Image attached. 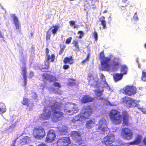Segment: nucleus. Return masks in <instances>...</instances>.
Wrapping results in <instances>:
<instances>
[{
    "mask_svg": "<svg viewBox=\"0 0 146 146\" xmlns=\"http://www.w3.org/2000/svg\"><path fill=\"white\" fill-rule=\"evenodd\" d=\"M100 99H103V98H100Z\"/></svg>",
    "mask_w": 146,
    "mask_h": 146,
    "instance_id": "0e129e2a",
    "label": "nucleus"
},
{
    "mask_svg": "<svg viewBox=\"0 0 146 146\" xmlns=\"http://www.w3.org/2000/svg\"><path fill=\"white\" fill-rule=\"evenodd\" d=\"M34 94L35 96L33 97V98L35 100L37 98V95L36 93H34Z\"/></svg>",
    "mask_w": 146,
    "mask_h": 146,
    "instance_id": "864d4df0",
    "label": "nucleus"
},
{
    "mask_svg": "<svg viewBox=\"0 0 146 146\" xmlns=\"http://www.w3.org/2000/svg\"><path fill=\"white\" fill-rule=\"evenodd\" d=\"M78 33L80 34L79 36V38H81L84 35V33L82 31H78Z\"/></svg>",
    "mask_w": 146,
    "mask_h": 146,
    "instance_id": "c03bdc74",
    "label": "nucleus"
},
{
    "mask_svg": "<svg viewBox=\"0 0 146 146\" xmlns=\"http://www.w3.org/2000/svg\"><path fill=\"white\" fill-rule=\"evenodd\" d=\"M133 18L135 20H138V18L137 16L136 12L135 13V14L133 17Z\"/></svg>",
    "mask_w": 146,
    "mask_h": 146,
    "instance_id": "09e8293b",
    "label": "nucleus"
},
{
    "mask_svg": "<svg viewBox=\"0 0 146 146\" xmlns=\"http://www.w3.org/2000/svg\"><path fill=\"white\" fill-rule=\"evenodd\" d=\"M94 100V98L90 97L88 95H85L82 98L81 102L85 104L88 102H91Z\"/></svg>",
    "mask_w": 146,
    "mask_h": 146,
    "instance_id": "412c9836",
    "label": "nucleus"
},
{
    "mask_svg": "<svg viewBox=\"0 0 146 146\" xmlns=\"http://www.w3.org/2000/svg\"><path fill=\"white\" fill-rule=\"evenodd\" d=\"M49 64L47 63L45 64H44L40 66L39 67L40 70L42 71L46 72H47L46 70L48 69L49 68Z\"/></svg>",
    "mask_w": 146,
    "mask_h": 146,
    "instance_id": "b1692460",
    "label": "nucleus"
},
{
    "mask_svg": "<svg viewBox=\"0 0 146 146\" xmlns=\"http://www.w3.org/2000/svg\"><path fill=\"white\" fill-rule=\"evenodd\" d=\"M123 90L125 94L129 96L133 95L136 93V88L133 86L127 85Z\"/></svg>",
    "mask_w": 146,
    "mask_h": 146,
    "instance_id": "9d476101",
    "label": "nucleus"
},
{
    "mask_svg": "<svg viewBox=\"0 0 146 146\" xmlns=\"http://www.w3.org/2000/svg\"><path fill=\"white\" fill-rule=\"evenodd\" d=\"M6 110V106L4 103L0 102V112L1 113L5 112Z\"/></svg>",
    "mask_w": 146,
    "mask_h": 146,
    "instance_id": "cd10ccee",
    "label": "nucleus"
},
{
    "mask_svg": "<svg viewBox=\"0 0 146 146\" xmlns=\"http://www.w3.org/2000/svg\"><path fill=\"white\" fill-rule=\"evenodd\" d=\"M56 143L58 146H67L70 143V139L68 137H59Z\"/></svg>",
    "mask_w": 146,
    "mask_h": 146,
    "instance_id": "1a4fd4ad",
    "label": "nucleus"
},
{
    "mask_svg": "<svg viewBox=\"0 0 146 146\" xmlns=\"http://www.w3.org/2000/svg\"><path fill=\"white\" fill-rule=\"evenodd\" d=\"M122 102L126 104V106L130 108L133 107L135 104V101L132 98L127 96H125L122 98Z\"/></svg>",
    "mask_w": 146,
    "mask_h": 146,
    "instance_id": "f8f14e48",
    "label": "nucleus"
},
{
    "mask_svg": "<svg viewBox=\"0 0 146 146\" xmlns=\"http://www.w3.org/2000/svg\"><path fill=\"white\" fill-rule=\"evenodd\" d=\"M127 70V68L125 66H122L121 67V72L122 74H126Z\"/></svg>",
    "mask_w": 146,
    "mask_h": 146,
    "instance_id": "72a5a7b5",
    "label": "nucleus"
},
{
    "mask_svg": "<svg viewBox=\"0 0 146 146\" xmlns=\"http://www.w3.org/2000/svg\"><path fill=\"white\" fill-rule=\"evenodd\" d=\"M106 121L105 119H101L98 122V130H100L102 131H104L105 129V126L106 125Z\"/></svg>",
    "mask_w": 146,
    "mask_h": 146,
    "instance_id": "aec40b11",
    "label": "nucleus"
},
{
    "mask_svg": "<svg viewBox=\"0 0 146 146\" xmlns=\"http://www.w3.org/2000/svg\"><path fill=\"white\" fill-rule=\"evenodd\" d=\"M78 41L77 40H73L72 42V44H73V46L75 47V50L77 51H78L79 50V48L78 45Z\"/></svg>",
    "mask_w": 146,
    "mask_h": 146,
    "instance_id": "473e14b6",
    "label": "nucleus"
},
{
    "mask_svg": "<svg viewBox=\"0 0 146 146\" xmlns=\"http://www.w3.org/2000/svg\"><path fill=\"white\" fill-rule=\"evenodd\" d=\"M11 17H13L14 23L17 29H18L20 31L21 30L20 24L19 22V21L18 19L16 16L15 14H13Z\"/></svg>",
    "mask_w": 146,
    "mask_h": 146,
    "instance_id": "6ab92c4d",
    "label": "nucleus"
},
{
    "mask_svg": "<svg viewBox=\"0 0 146 146\" xmlns=\"http://www.w3.org/2000/svg\"><path fill=\"white\" fill-rule=\"evenodd\" d=\"M95 124V121L92 120H90L87 121L86 124V128L88 129H90L94 127Z\"/></svg>",
    "mask_w": 146,
    "mask_h": 146,
    "instance_id": "4be33fe9",
    "label": "nucleus"
},
{
    "mask_svg": "<svg viewBox=\"0 0 146 146\" xmlns=\"http://www.w3.org/2000/svg\"><path fill=\"white\" fill-rule=\"evenodd\" d=\"M80 117V116L78 115L75 116L72 119V122H74L76 121H79Z\"/></svg>",
    "mask_w": 146,
    "mask_h": 146,
    "instance_id": "a19ab883",
    "label": "nucleus"
},
{
    "mask_svg": "<svg viewBox=\"0 0 146 146\" xmlns=\"http://www.w3.org/2000/svg\"><path fill=\"white\" fill-rule=\"evenodd\" d=\"M123 124L125 126H127L129 124V115L128 112L124 111L122 112Z\"/></svg>",
    "mask_w": 146,
    "mask_h": 146,
    "instance_id": "a211bd4d",
    "label": "nucleus"
},
{
    "mask_svg": "<svg viewBox=\"0 0 146 146\" xmlns=\"http://www.w3.org/2000/svg\"><path fill=\"white\" fill-rule=\"evenodd\" d=\"M79 27L78 25H75L74 26V28H78Z\"/></svg>",
    "mask_w": 146,
    "mask_h": 146,
    "instance_id": "13d9d810",
    "label": "nucleus"
},
{
    "mask_svg": "<svg viewBox=\"0 0 146 146\" xmlns=\"http://www.w3.org/2000/svg\"><path fill=\"white\" fill-rule=\"evenodd\" d=\"M47 56V60L48 61H50L51 62H53L55 58V55L54 54H52L51 56L49 54Z\"/></svg>",
    "mask_w": 146,
    "mask_h": 146,
    "instance_id": "c756f323",
    "label": "nucleus"
},
{
    "mask_svg": "<svg viewBox=\"0 0 146 146\" xmlns=\"http://www.w3.org/2000/svg\"><path fill=\"white\" fill-rule=\"evenodd\" d=\"M72 39V38L71 37L67 38L65 42L66 44H69L70 43Z\"/></svg>",
    "mask_w": 146,
    "mask_h": 146,
    "instance_id": "37998d69",
    "label": "nucleus"
},
{
    "mask_svg": "<svg viewBox=\"0 0 146 146\" xmlns=\"http://www.w3.org/2000/svg\"><path fill=\"white\" fill-rule=\"evenodd\" d=\"M69 68V66L68 65L66 64H64L63 66V69L66 70L68 69Z\"/></svg>",
    "mask_w": 146,
    "mask_h": 146,
    "instance_id": "de8ad7c7",
    "label": "nucleus"
},
{
    "mask_svg": "<svg viewBox=\"0 0 146 146\" xmlns=\"http://www.w3.org/2000/svg\"><path fill=\"white\" fill-rule=\"evenodd\" d=\"M92 112V109L90 106H89L88 108L86 109L84 112L80 116V117L82 119H83L84 120L88 119L91 116Z\"/></svg>",
    "mask_w": 146,
    "mask_h": 146,
    "instance_id": "2eb2a0df",
    "label": "nucleus"
},
{
    "mask_svg": "<svg viewBox=\"0 0 146 146\" xmlns=\"http://www.w3.org/2000/svg\"><path fill=\"white\" fill-rule=\"evenodd\" d=\"M144 47L146 49V43L144 44Z\"/></svg>",
    "mask_w": 146,
    "mask_h": 146,
    "instance_id": "e2e57ef3",
    "label": "nucleus"
},
{
    "mask_svg": "<svg viewBox=\"0 0 146 146\" xmlns=\"http://www.w3.org/2000/svg\"><path fill=\"white\" fill-rule=\"evenodd\" d=\"M24 82L25 83V85H26L27 84V77H26L25 79H24Z\"/></svg>",
    "mask_w": 146,
    "mask_h": 146,
    "instance_id": "4d7b16f0",
    "label": "nucleus"
},
{
    "mask_svg": "<svg viewBox=\"0 0 146 146\" xmlns=\"http://www.w3.org/2000/svg\"><path fill=\"white\" fill-rule=\"evenodd\" d=\"M27 68L25 66L22 68L21 74L23 75V79H25L27 77Z\"/></svg>",
    "mask_w": 146,
    "mask_h": 146,
    "instance_id": "7c9ffc66",
    "label": "nucleus"
},
{
    "mask_svg": "<svg viewBox=\"0 0 146 146\" xmlns=\"http://www.w3.org/2000/svg\"><path fill=\"white\" fill-rule=\"evenodd\" d=\"M70 80L72 82H69L68 83V85L70 86H72L76 85V83L75 81L76 80L73 78H70L69 80Z\"/></svg>",
    "mask_w": 146,
    "mask_h": 146,
    "instance_id": "2f4dec72",
    "label": "nucleus"
},
{
    "mask_svg": "<svg viewBox=\"0 0 146 146\" xmlns=\"http://www.w3.org/2000/svg\"><path fill=\"white\" fill-rule=\"evenodd\" d=\"M42 76L43 77V79L48 81L50 82H54L53 85L55 87L58 88L61 87L60 84L58 82H55L57 81L56 77L52 75H50L47 73H44L42 74Z\"/></svg>",
    "mask_w": 146,
    "mask_h": 146,
    "instance_id": "39448f33",
    "label": "nucleus"
},
{
    "mask_svg": "<svg viewBox=\"0 0 146 146\" xmlns=\"http://www.w3.org/2000/svg\"><path fill=\"white\" fill-rule=\"evenodd\" d=\"M95 1L96 2H97V3H98V0H95Z\"/></svg>",
    "mask_w": 146,
    "mask_h": 146,
    "instance_id": "680f3d73",
    "label": "nucleus"
},
{
    "mask_svg": "<svg viewBox=\"0 0 146 146\" xmlns=\"http://www.w3.org/2000/svg\"><path fill=\"white\" fill-rule=\"evenodd\" d=\"M71 135L74 137L75 139L78 143H80L82 141L81 138V132H78L77 131H74L72 132Z\"/></svg>",
    "mask_w": 146,
    "mask_h": 146,
    "instance_id": "f3484780",
    "label": "nucleus"
},
{
    "mask_svg": "<svg viewBox=\"0 0 146 146\" xmlns=\"http://www.w3.org/2000/svg\"><path fill=\"white\" fill-rule=\"evenodd\" d=\"M138 109L141 111L143 113L146 114V109L142 108H139Z\"/></svg>",
    "mask_w": 146,
    "mask_h": 146,
    "instance_id": "a18cd8bd",
    "label": "nucleus"
},
{
    "mask_svg": "<svg viewBox=\"0 0 146 146\" xmlns=\"http://www.w3.org/2000/svg\"><path fill=\"white\" fill-rule=\"evenodd\" d=\"M59 28V25H53L51 27L50 29H52L51 32L54 35L56 34Z\"/></svg>",
    "mask_w": 146,
    "mask_h": 146,
    "instance_id": "bb28decb",
    "label": "nucleus"
},
{
    "mask_svg": "<svg viewBox=\"0 0 146 146\" xmlns=\"http://www.w3.org/2000/svg\"><path fill=\"white\" fill-rule=\"evenodd\" d=\"M78 109L76 106L73 103L68 104L66 105L64 111L66 113H76L78 112Z\"/></svg>",
    "mask_w": 146,
    "mask_h": 146,
    "instance_id": "6e6552de",
    "label": "nucleus"
},
{
    "mask_svg": "<svg viewBox=\"0 0 146 146\" xmlns=\"http://www.w3.org/2000/svg\"><path fill=\"white\" fill-rule=\"evenodd\" d=\"M56 136L55 131L52 129L50 130L47 133L46 138V142H50L53 141L55 139Z\"/></svg>",
    "mask_w": 146,
    "mask_h": 146,
    "instance_id": "4468645a",
    "label": "nucleus"
},
{
    "mask_svg": "<svg viewBox=\"0 0 146 146\" xmlns=\"http://www.w3.org/2000/svg\"><path fill=\"white\" fill-rule=\"evenodd\" d=\"M60 49L59 52V54L61 55L62 52H64V50L66 47V46L65 44L62 45V44L60 45Z\"/></svg>",
    "mask_w": 146,
    "mask_h": 146,
    "instance_id": "e433bc0d",
    "label": "nucleus"
},
{
    "mask_svg": "<svg viewBox=\"0 0 146 146\" xmlns=\"http://www.w3.org/2000/svg\"><path fill=\"white\" fill-rule=\"evenodd\" d=\"M105 18L104 16H102L99 20V21H100L101 24L103 26V28L104 29H106V22L105 20Z\"/></svg>",
    "mask_w": 146,
    "mask_h": 146,
    "instance_id": "a878e982",
    "label": "nucleus"
},
{
    "mask_svg": "<svg viewBox=\"0 0 146 146\" xmlns=\"http://www.w3.org/2000/svg\"><path fill=\"white\" fill-rule=\"evenodd\" d=\"M143 137L142 136L139 134L136 135L135 139L133 141L129 142L128 143L129 145H138L141 142Z\"/></svg>",
    "mask_w": 146,
    "mask_h": 146,
    "instance_id": "dca6fc26",
    "label": "nucleus"
},
{
    "mask_svg": "<svg viewBox=\"0 0 146 146\" xmlns=\"http://www.w3.org/2000/svg\"><path fill=\"white\" fill-rule=\"evenodd\" d=\"M45 52L46 56L49 55V51L48 48H46Z\"/></svg>",
    "mask_w": 146,
    "mask_h": 146,
    "instance_id": "8fccbe9b",
    "label": "nucleus"
},
{
    "mask_svg": "<svg viewBox=\"0 0 146 146\" xmlns=\"http://www.w3.org/2000/svg\"><path fill=\"white\" fill-rule=\"evenodd\" d=\"M94 92L95 93L96 95L98 97H100L102 95L103 91L95 90V91H94Z\"/></svg>",
    "mask_w": 146,
    "mask_h": 146,
    "instance_id": "4c0bfd02",
    "label": "nucleus"
},
{
    "mask_svg": "<svg viewBox=\"0 0 146 146\" xmlns=\"http://www.w3.org/2000/svg\"><path fill=\"white\" fill-rule=\"evenodd\" d=\"M29 74L30 76L31 77H32L33 76H34V72H33L32 71H31L30 72Z\"/></svg>",
    "mask_w": 146,
    "mask_h": 146,
    "instance_id": "603ef678",
    "label": "nucleus"
},
{
    "mask_svg": "<svg viewBox=\"0 0 146 146\" xmlns=\"http://www.w3.org/2000/svg\"><path fill=\"white\" fill-rule=\"evenodd\" d=\"M141 80L144 81H146V70H144L142 72Z\"/></svg>",
    "mask_w": 146,
    "mask_h": 146,
    "instance_id": "f704fd0d",
    "label": "nucleus"
},
{
    "mask_svg": "<svg viewBox=\"0 0 146 146\" xmlns=\"http://www.w3.org/2000/svg\"><path fill=\"white\" fill-rule=\"evenodd\" d=\"M115 140V137L113 134H110L104 137L102 141V143L106 146H114L111 145Z\"/></svg>",
    "mask_w": 146,
    "mask_h": 146,
    "instance_id": "0eeeda50",
    "label": "nucleus"
},
{
    "mask_svg": "<svg viewBox=\"0 0 146 146\" xmlns=\"http://www.w3.org/2000/svg\"><path fill=\"white\" fill-rule=\"evenodd\" d=\"M38 146H48L45 143H42L39 144Z\"/></svg>",
    "mask_w": 146,
    "mask_h": 146,
    "instance_id": "3c124183",
    "label": "nucleus"
},
{
    "mask_svg": "<svg viewBox=\"0 0 146 146\" xmlns=\"http://www.w3.org/2000/svg\"><path fill=\"white\" fill-rule=\"evenodd\" d=\"M93 36L95 39V40L97 41L98 38V35L97 32L96 31L94 32L93 33Z\"/></svg>",
    "mask_w": 146,
    "mask_h": 146,
    "instance_id": "79ce46f5",
    "label": "nucleus"
},
{
    "mask_svg": "<svg viewBox=\"0 0 146 146\" xmlns=\"http://www.w3.org/2000/svg\"><path fill=\"white\" fill-rule=\"evenodd\" d=\"M90 58V54L88 53L87 54L86 58L83 60L81 62V64H85L86 62H87L89 60V59Z\"/></svg>",
    "mask_w": 146,
    "mask_h": 146,
    "instance_id": "58836bf2",
    "label": "nucleus"
},
{
    "mask_svg": "<svg viewBox=\"0 0 146 146\" xmlns=\"http://www.w3.org/2000/svg\"><path fill=\"white\" fill-rule=\"evenodd\" d=\"M29 100L27 98L23 97V101L21 102V103L23 105L28 106H29Z\"/></svg>",
    "mask_w": 146,
    "mask_h": 146,
    "instance_id": "c85d7f7f",
    "label": "nucleus"
},
{
    "mask_svg": "<svg viewBox=\"0 0 146 146\" xmlns=\"http://www.w3.org/2000/svg\"><path fill=\"white\" fill-rule=\"evenodd\" d=\"M51 36V35L50 32L49 31H48L46 32V40L47 41H48L49 40H50Z\"/></svg>",
    "mask_w": 146,
    "mask_h": 146,
    "instance_id": "ea45409f",
    "label": "nucleus"
},
{
    "mask_svg": "<svg viewBox=\"0 0 146 146\" xmlns=\"http://www.w3.org/2000/svg\"><path fill=\"white\" fill-rule=\"evenodd\" d=\"M123 76V74H121L116 73L113 74L114 80L115 82L121 80Z\"/></svg>",
    "mask_w": 146,
    "mask_h": 146,
    "instance_id": "393cba45",
    "label": "nucleus"
},
{
    "mask_svg": "<svg viewBox=\"0 0 146 146\" xmlns=\"http://www.w3.org/2000/svg\"><path fill=\"white\" fill-rule=\"evenodd\" d=\"M110 64V69L111 67L113 70H117L119 67L121 66L120 59L117 58H114L111 61V64Z\"/></svg>",
    "mask_w": 146,
    "mask_h": 146,
    "instance_id": "9b49d317",
    "label": "nucleus"
},
{
    "mask_svg": "<svg viewBox=\"0 0 146 146\" xmlns=\"http://www.w3.org/2000/svg\"><path fill=\"white\" fill-rule=\"evenodd\" d=\"M44 113L40 115V119L41 120H48L49 119L51 115V111L45 107L43 110Z\"/></svg>",
    "mask_w": 146,
    "mask_h": 146,
    "instance_id": "ddd939ff",
    "label": "nucleus"
},
{
    "mask_svg": "<svg viewBox=\"0 0 146 146\" xmlns=\"http://www.w3.org/2000/svg\"><path fill=\"white\" fill-rule=\"evenodd\" d=\"M100 78L102 81L103 82L106 81L105 76H104L103 74H101Z\"/></svg>",
    "mask_w": 146,
    "mask_h": 146,
    "instance_id": "49530a36",
    "label": "nucleus"
},
{
    "mask_svg": "<svg viewBox=\"0 0 146 146\" xmlns=\"http://www.w3.org/2000/svg\"><path fill=\"white\" fill-rule=\"evenodd\" d=\"M143 143L146 146V137H145L143 140Z\"/></svg>",
    "mask_w": 146,
    "mask_h": 146,
    "instance_id": "5fc2aeb1",
    "label": "nucleus"
},
{
    "mask_svg": "<svg viewBox=\"0 0 146 146\" xmlns=\"http://www.w3.org/2000/svg\"><path fill=\"white\" fill-rule=\"evenodd\" d=\"M32 135L35 139H42L45 135L44 128L40 126L34 127L33 130Z\"/></svg>",
    "mask_w": 146,
    "mask_h": 146,
    "instance_id": "20e7f679",
    "label": "nucleus"
},
{
    "mask_svg": "<svg viewBox=\"0 0 146 146\" xmlns=\"http://www.w3.org/2000/svg\"><path fill=\"white\" fill-rule=\"evenodd\" d=\"M69 23L70 25H74L75 24V22L72 21H69Z\"/></svg>",
    "mask_w": 146,
    "mask_h": 146,
    "instance_id": "6e6d98bb",
    "label": "nucleus"
},
{
    "mask_svg": "<svg viewBox=\"0 0 146 146\" xmlns=\"http://www.w3.org/2000/svg\"><path fill=\"white\" fill-rule=\"evenodd\" d=\"M99 56L101 60V64L102 69L107 71L110 70V58L108 57H105L104 50L100 52Z\"/></svg>",
    "mask_w": 146,
    "mask_h": 146,
    "instance_id": "f257e3e1",
    "label": "nucleus"
},
{
    "mask_svg": "<svg viewBox=\"0 0 146 146\" xmlns=\"http://www.w3.org/2000/svg\"><path fill=\"white\" fill-rule=\"evenodd\" d=\"M90 82H91V85L95 88L98 85V82L97 81H94V80H90Z\"/></svg>",
    "mask_w": 146,
    "mask_h": 146,
    "instance_id": "c9c22d12",
    "label": "nucleus"
},
{
    "mask_svg": "<svg viewBox=\"0 0 146 146\" xmlns=\"http://www.w3.org/2000/svg\"><path fill=\"white\" fill-rule=\"evenodd\" d=\"M107 12V10H106L104 11V12H103V13H106Z\"/></svg>",
    "mask_w": 146,
    "mask_h": 146,
    "instance_id": "bf43d9fd",
    "label": "nucleus"
},
{
    "mask_svg": "<svg viewBox=\"0 0 146 146\" xmlns=\"http://www.w3.org/2000/svg\"><path fill=\"white\" fill-rule=\"evenodd\" d=\"M88 77L89 78H90L91 77H92V75H90L88 76Z\"/></svg>",
    "mask_w": 146,
    "mask_h": 146,
    "instance_id": "052dcab7",
    "label": "nucleus"
},
{
    "mask_svg": "<svg viewBox=\"0 0 146 146\" xmlns=\"http://www.w3.org/2000/svg\"><path fill=\"white\" fill-rule=\"evenodd\" d=\"M13 146H15V145H13Z\"/></svg>",
    "mask_w": 146,
    "mask_h": 146,
    "instance_id": "69168bd1",
    "label": "nucleus"
},
{
    "mask_svg": "<svg viewBox=\"0 0 146 146\" xmlns=\"http://www.w3.org/2000/svg\"><path fill=\"white\" fill-rule=\"evenodd\" d=\"M110 119L113 123L117 125L121 124L122 121V115L120 112L116 109H113L110 113Z\"/></svg>",
    "mask_w": 146,
    "mask_h": 146,
    "instance_id": "f03ea898",
    "label": "nucleus"
},
{
    "mask_svg": "<svg viewBox=\"0 0 146 146\" xmlns=\"http://www.w3.org/2000/svg\"><path fill=\"white\" fill-rule=\"evenodd\" d=\"M121 135L124 139L130 140L133 137V134L132 131L130 129L124 128L121 130Z\"/></svg>",
    "mask_w": 146,
    "mask_h": 146,
    "instance_id": "423d86ee",
    "label": "nucleus"
},
{
    "mask_svg": "<svg viewBox=\"0 0 146 146\" xmlns=\"http://www.w3.org/2000/svg\"><path fill=\"white\" fill-rule=\"evenodd\" d=\"M61 108L60 105H57L52 109V119L55 121H59L64 117V113L61 111Z\"/></svg>",
    "mask_w": 146,
    "mask_h": 146,
    "instance_id": "7ed1b4c3",
    "label": "nucleus"
},
{
    "mask_svg": "<svg viewBox=\"0 0 146 146\" xmlns=\"http://www.w3.org/2000/svg\"><path fill=\"white\" fill-rule=\"evenodd\" d=\"M63 62L64 64L68 63L71 64L73 63V59L72 56H70V57H65L63 60Z\"/></svg>",
    "mask_w": 146,
    "mask_h": 146,
    "instance_id": "5701e85b",
    "label": "nucleus"
}]
</instances>
